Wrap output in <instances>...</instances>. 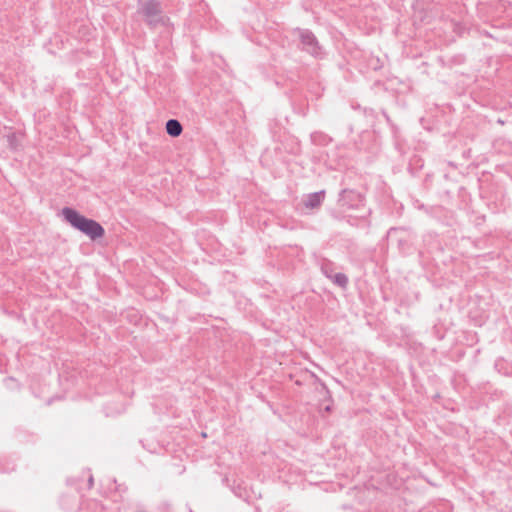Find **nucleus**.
Segmentation results:
<instances>
[{
    "mask_svg": "<svg viewBox=\"0 0 512 512\" xmlns=\"http://www.w3.org/2000/svg\"><path fill=\"white\" fill-rule=\"evenodd\" d=\"M62 215L72 227L86 234L92 240L104 235V229L98 222L84 217L72 208H63Z\"/></svg>",
    "mask_w": 512,
    "mask_h": 512,
    "instance_id": "f257e3e1",
    "label": "nucleus"
},
{
    "mask_svg": "<svg viewBox=\"0 0 512 512\" xmlns=\"http://www.w3.org/2000/svg\"><path fill=\"white\" fill-rule=\"evenodd\" d=\"M159 11V4L156 1H149L143 7V14L150 25L157 26L160 22Z\"/></svg>",
    "mask_w": 512,
    "mask_h": 512,
    "instance_id": "f03ea898",
    "label": "nucleus"
},
{
    "mask_svg": "<svg viewBox=\"0 0 512 512\" xmlns=\"http://www.w3.org/2000/svg\"><path fill=\"white\" fill-rule=\"evenodd\" d=\"M325 197L324 191L315 192L312 194H309L305 200L304 204L307 208L314 209L321 205Z\"/></svg>",
    "mask_w": 512,
    "mask_h": 512,
    "instance_id": "7ed1b4c3",
    "label": "nucleus"
},
{
    "mask_svg": "<svg viewBox=\"0 0 512 512\" xmlns=\"http://www.w3.org/2000/svg\"><path fill=\"white\" fill-rule=\"evenodd\" d=\"M166 131L172 137H178L181 135L183 128L178 120L170 119L166 123Z\"/></svg>",
    "mask_w": 512,
    "mask_h": 512,
    "instance_id": "20e7f679",
    "label": "nucleus"
},
{
    "mask_svg": "<svg viewBox=\"0 0 512 512\" xmlns=\"http://www.w3.org/2000/svg\"><path fill=\"white\" fill-rule=\"evenodd\" d=\"M300 37L302 43L308 47L309 52L315 53L316 40L313 34L309 31H302Z\"/></svg>",
    "mask_w": 512,
    "mask_h": 512,
    "instance_id": "39448f33",
    "label": "nucleus"
},
{
    "mask_svg": "<svg viewBox=\"0 0 512 512\" xmlns=\"http://www.w3.org/2000/svg\"><path fill=\"white\" fill-rule=\"evenodd\" d=\"M332 281L336 285H338V286H340L342 288H345L347 286V283H348V278L343 273H337L334 276H332Z\"/></svg>",
    "mask_w": 512,
    "mask_h": 512,
    "instance_id": "423d86ee",
    "label": "nucleus"
}]
</instances>
